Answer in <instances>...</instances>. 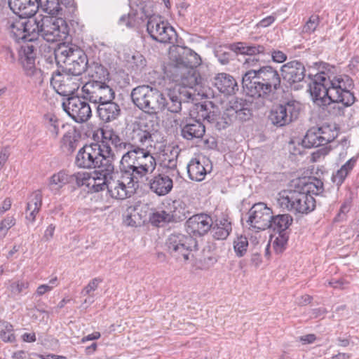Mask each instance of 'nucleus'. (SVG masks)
Returning a JSON list of instances; mask_svg holds the SVG:
<instances>
[{
    "label": "nucleus",
    "mask_w": 359,
    "mask_h": 359,
    "mask_svg": "<svg viewBox=\"0 0 359 359\" xmlns=\"http://www.w3.org/2000/svg\"><path fill=\"white\" fill-rule=\"evenodd\" d=\"M70 180L72 184H76L77 187H82L86 185L88 187H90V182H93V174L87 172H78L76 173L70 174Z\"/></svg>",
    "instance_id": "nucleus-42"
},
{
    "label": "nucleus",
    "mask_w": 359,
    "mask_h": 359,
    "mask_svg": "<svg viewBox=\"0 0 359 359\" xmlns=\"http://www.w3.org/2000/svg\"><path fill=\"white\" fill-rule=\"evenodd\" d=\"M283 79L290 85L302 81L305 77L304 65L299 61L292 60L280 67Z\"/></svg>",
    "instance_id": "nucleus-21"
},
{
    "label": "nucleus",
    "mask_w": 359,
    "mask_h": 359,
    "mask_svg": "<svg viewBox=\"0 0 359 359\" xmlns=\"http://www.w3.org/2000/svg\"><path fill=\"white\" fill-rule=\"evenodd\" d=\"M121 179H116L115 176H111L109 178L107 184V191L109 195L116 199L123 200L130 196L128 188L129 185L127 180L126 175L121 173Z\"/></svg>",
    "instance_id": "nucleus-23"
},
{
    "label": "nucleus",
    "mask_w": 359,
    "mask_h": 359,
    "mask_svg": "<svg viewBox=\"0 0 359 359\" xmlns=\"http://www.w3.org/2000/svg\"><path fill=\"white\" fill-rule=\"evenodd\" d=\"M356 159L351 158L345 164H344L340 169H339L335 173L332 175V181L338 187L342 184L344 180L347 177L348 174L353 168Z\"/></svg>",
    "instance_id": "nucleus-36"
},
{
    "label": "nucleus",
    "mask_w": 359,
    "mask_h": 359,
    "mask_svg": "<svg viewBox=\"0 0 359 359\" xmlns=\"http://www.w3.org/2000/svg\"><path fill=\"white\" fill-rule=\"evenodd\" d=\"M242 85L246 94L255 98L269 100L281 88V77L276 69L271 65L262 66L256 70L246 71L242 77Z\"/></svg>",
    "instance_id": "nucleus-3"
},
{
    "label": "nucleus",
    "mask_w": 359,
    "mask_h": 359,
    "mask_svg": "<svg viewBox=\"0 0 359 359\" xmlns=\"http://www.w3.org/2000/svg\"><path fill=\"white\" fill-rule=\"evenodd\" d=\"M115 159V155L112 149L102 150L100 156L97 160V165H95V168H99V171H95L94 172H100L101 175L111 177L114 171V161Z\"/></svg>",
    "instance_id": "nucleus-26"
},
{
    "label": "nucleus",
    "mask_w": 359,
    "mask_h": 359,
    "mask_svg": "<svg viewBox=\"0 0 359 359\" xmlns=\"http://www.w3.org/2000/svg\"><path fill=\"white\" fill-rule=\"evenodd\" d=\"M99 118L104 123H110L117 119L121 114V108L115 102L107 101L97 107Z\"/></svg>",
    "instance_id": "nucleus-24"
},
{
    "label": "nucleus",
    "mask_w": 359,
    "mask_h": 359,
    "mask_svg": "<svg viewBox=\"0 0 359 359\" xmlns=\"http://www.w3.org/2000/svg\"><path fill=\"white\" fill-rule=\"evenodd\" d=\"M156 167V158L146 147L133 146L120 161L121 173L126 175L128 184H137L147 175L151 174Z\"/></svg>",
    "instance_id": "nucleus-4"
},
{
    "label": "nucleus",
    "mask_w": 359,
    "mask_h": 359,
    "mask_svg": "<svg viewBox=\"0 0 359 359\" xmlns=\"http://www.w3.org/2000/svg\"><path fill=\"white\" fill-rule=\"evenodd\" d=\"M171 53L172 63L165 70L167 76L176 85L166 95L149 85L134 88L130 93L133 103L140 110L156 114L164 110L178 113L182 103L193 100L191 91L199 83L201 77L196 68L201 65L200 56L190 48L180 47Z\"/></svg>",
    "instance_id": "nucleus-1"
},
{
    "label": "nucleus",
    "mask_w": 359,
    "mask_h": 359,
    "mask_svg": "<svg viewBox=\"0 0 359 359\" xmlns=\"http://www.w3.org/2000/svg\"><path fill=\"white\" fill-rule=\"evenodd\" d=\"M128 64L133 72L139 73L147 66V60L142 54L136 53L132 56L131 59L128 60Z\"/></svg>",
    "instance_id": "nucleus-44"
},
{
    "label": "nucleus",
    "mask_w": 359,
    "mask_h": 359,
    "mask_svg": "<svg viewBox=\"0 0 359 359\" xmlns=\"http://www.w3.org/2000/svg\"><path fill=\"white\" fill-rule=\"evenodd\" d=\"M196 245L197 242L192 236L180 233L170 234L166 241V246L170 255L182 262H187L191 256L193 257L192 251Z\"/></svg>",
    "instance_id": "nucleus-9"
},
{
    "label": "nucleus",
    "mask_w": 359,
    "mask_h": 359,
    "mask_svg": "<svg viewBox=\"0 0 359 359\" xmlns=\"http://www.w3.org/2000/svg\"><path fill=\"white\" fill-rule=\"evenodd\" d=\"M288 241V235L286 232H281L279 236L276 238L273 245L276 251L281 252Z\"/></svg>",
    "instance_id": "nucleus-59"
},
{
    "label": "nucleus",
    "mask_w": 359,
    "mask_h": 359,
    "mask_svg": "<svg viewBox=\"0 0 359 359\" xmlns=\"http://www.w3.org/2000/svg\"><path fill=\"white\" fill-rule=\"evenodd\" d=\"M62 146L68 153H73L77 147L79 141L76 139L73 132H67L62 138Z\"/></svg>",
    "instance_id": "nucleus-45"
},
{
    "label": "nucleus",
    "mask_w": 359,
    "mask_h": 359,
    "mask_svg": "<svg viewBox=\"0 0 359 359\" xmlns=\"http://www.w3.org/2000/svg\"><path fill=\"white\" fill-rule=\"evenodd\" d=\"M100 133L102 140L98 144L102 150L111 149V145L118 137V135L111 128H101Z\"/></svg>",
    "instance_id": "nucleus-38"
},
{
    "label": "nucleus",
    "mask_w": 359,
    "mask_h": 359,
    "mask_svg": "<svg viewBox=\"0 0 359 359\" xmlns=\"http://www.w3.org/2000/svg\"><path fill=\"white\" fill-rule=\"evenodd\" d=\"M35 19L36 40L41 35L48 42H56L66 39L68 34L67 26L62 18H54L51 16H39Z\"/></svg>",
    "instance_id": "nucleus-7"
},
{
    "label": "nucleus",
    "mask_w": 359,
    "mask_h": 359,
    "mask_svg": "<svg viewBox=\"0 0 359 359\" xmlns=\"http://www.w3.org/2000/svg\"><path fill=\"white\" fill-rule=\"evenodd\" d=\"M6 29L10 36L16 41L20 40L32 42L36 40L34 18H9L6 22Z\"/></svg>",
    "instance_id": "nucleus-10"
},
{
    "label": "nucleus",
    "mask_w": 359,
    "mask_h": 359,
    "mask_svg": "<svg viewBox=\"0 0 359 359\" xmlns=\"http://www.w3.org/2000/svg\"><path fill=\"white\" fill-rule=\"evenodd\" d=\"M158 126L154 120L147 118H140L132 124L130 138L133 146L140 147H152L157 136Z\"/></svg>",
    "instance_id": "nucleus-8"
},
{
    "label": "nucleus",
    "mask_w": 359,
    "mask_h": 359,
    "mask_svg": "<svg viewBox=\"0 0 359 359\" xmlns=\"http://www.w3.org/2000/svg\"><path fill=\"white\" fill-rule=\"evenodd\" d=\"M15 224L13 216H8L0 222V239L4 238L8 231Z\"/></svg>",
    "instance_id": "nucleus-51"
},
{
    "label": "nucleus",
    "mask_w": 359,
    "mask_h": 359,
    "mask_svg": "<svg viewBox=\"0 0 359 359\" xmlns=\"http://www.w3.org/2000/svg\"><path fill=\"white\" fill-rule=\"evenodd\" d=\"M36 47L32 44L25 43L18 50L19 61L25 74L29 76L41 74L40 69L36 68Z\"/></svg>",
    "instance_id": "nucleus-19"
},
{
    "label": "nucleus",
    "mask_w": 359,
    "mask_h": 359,
    "mask_svg": "<svg viewBox=\"0 0 359 359\" xmlns=\"http://www.w3.org/2000/svg\"><path fill=\"white\" fill-rule=\"evenodd\" d=\"M15 336L13 325L4 320L0 321V340L4 342L13 343L15 341Z\"/></svg>",
    "instance_id": "nucleus-41"
},
{
    "label": "nucleus",
    "mask_w": 359,
    "mask_h": 359,
    "mask_svg": "<svg viewBox=\"0 0 359 359\" xmlns=\"http://www.w3.org/2000/svg\"><path fill=\"white\" fill-rule=\"evenodd\" d=\"M169 214L166 210L157 211L152 213L149 217L151 223L155 226H160L161 223L170 222Z\"/></svg>",
    "instance_id": "nucleus-50"
},
{
    "label": "nucleus",
    "mask_w": 359,
    "mask_h": 359,
    "mask_svg": "<svg viewBox=\"0 0 359 359\" xmlns=\"http://www.w3.org/2000/svg\"><path fill=\"white\" fill-rule=\"evenodd\" d=\"M351 208V198H348L341 205L338 214L334 219V221L336 222H340L345 220L346 218V214L350 211Z\"/></svg>",
    "instance_id": "nucleus-52"
},
{
    "label": "nucleus",
    "mask_w": 359,
    "mask_h": 359,
    "mask_svg": "<svg viewBox=\"0 0 359 359\" xmlns=\"http://www.w3.org/2000/svg\"><path fill=\"white\" fill-rule=\"evenodd\" d=\"M100 149L98 143L86 144L81 148L75 158V165L83 169H93L97 165L100 158Z\"/></svg>",
    "instance_id": "nucleus-18"
},
{
    "label": "nucleus",
    "mask_w": 359,
    "mask_h": 359,
    "mask_svg": "<svg viewBox=\"0 0 359 359\" xmlns=\"http://www.w3.org/2000/svg\"><path fill=\"white\" fill-rule=\"evenodd\" d=\"M8 6L21 18H33L38 11L37 0H8Z\"/></svg>",
    "instance_id": "nucleus-22"
},
{
    "label": "nucleus",
    "mask_w": 359,
    "mask_h": 359,
    "mask_svg": "<svg viewBox=\"0 0 359 359\" xmlns=\"http://www.w3.org/2000/svg\"><path fill=\"white\" fill-rule=\"evenodd\" d=\"M205 132V126L196 120L189 121L181 129L182 136L188 140L201 138Z\"/></svg>",
    "instance_id": "nucleus-29"
},
{
    "label": "nucleus",
    "mask_w": 359,
    "mask_h": 359,
    "mask_svg": "<svg viewBox=\"0 0 359 359\" xmlns=\"http://www.w3.org/2000/svg\"><path fill=\"white\" fill-rule=\"evenodd\" d=\"M147 31L153 40L159 43H173L176 40L174 28L158 17L151 16L148 19Z\"/></svg>",
    "instance_id": "nucleus-13"
},
{
    "label": "nucleus",
    "mask_w": 359,
    "mask_h": 359,
    "mask_svg": "<svg viewBox=\"0 0 359 359\" xmlns=\"http://www.w3.org/2000/svg\"><path fill=\"white\" fill-rule=\"evenodd\" d=\"M44 118L47 131L53 139H56L59 135L60 126L63 127L64 125L54 115H46Z\"/></svg>",
    "instance_id": "nucleus-40"
},
{
    "label": "nucleus",
    "mask_w": 359,
    "mask_h": 359,
    "mask_svg": "<svg viewBox=\"0 0 359 359\" xmlns=\"http://www.w3.org/2000/svg\"><path fill=\"white\" fill-rule=\"evenodd\" d=\"M70 177V173L64 170L53 174L49 179V189L53 192L57 193L66 184H71Z\"/></svg>",
    "instance_id": "nucleus-32"
},
{
    "label": "nucleus",
    "mask_w": 359,
    "mask_h": 359,
    "mask_svg": "<svg viewBox=\"0 0 359 359\" xmlns=\"http://www.w3.org/2000/svg\"><path fill=\"white\" fill-rule=\"evenodd\" d=\"M38 9L50 15L60 14L61 11L60 0H37Z\"/></svg>",
    "instance_id": "nucleus-39"
},
{
    "label": "nucleus",
    "mask_w": 359,
    "mask_h": 359,
    "mask_svg": "<svg viewBox=\"0 0 359 359\" xmlns=\"http://www.w3.org/2000/svg\"><path fill=\"white\" fill-rule=\"evenodd\" d=\"M84 97L95 104H101L111 101L115 97V92L107 82L92 81L86 83L83 87Z\"/></svg>",
    "instance_id": "nucleus-14"
},
{
    "label": "nucleus",
    "mask_w": 359,
    "mask_h": 359,
    "mask_svg": "<svg viewBox=\"0 0 359 359\" xmlns=\"http://www.w3.org/2000/svg\"><path fill=\"white\" fill-rule=\"evenodd\" d=\"M303 190L309 194L312 193L318 195L323 191V182L320 180L313 177L305 184Z\"/></svg>",
    "instance_id": "nucleus-46"
},
{
    "label": "nucleus",
    "mask_w": 359,
    "mask_h": 359,
    "mask_svg": "<svg viewBox=\"0 0 359 359\" xmlns=\"http://www.w3.org/2000/svg\"><path fill=\"white\" fill-rule=\"evenodd\" d=\"M233 121V118L227 114V111H224L222 116L215 114V121L211 123H215V128L220 130L230 126Z\"/></svg>",
    "instance_id": "nucleus-48"
},
{
    "label": "nucleus",
    "mask_w": 359,
    "mask_h": 359,
    "mask_svg": "<svg viewBox=\"0 0 359 359\" xmlns=\"http://www.w3.org/2000/svg\"><path fill=\"white\" fill-rule=\"evenodd\" d=\"M216 56L222 65L228 64L232 57L231 51H226L222 48L216 51Z\"/></svg>",
    "instance_id": "nucleus-62"
},
{
    "label": "nucleus",
    "mask_w": 359,
    "mask_h": 359,
    "mask_svg": "<svg viewBox=\"0 0 359 359\" xmlns=\"http://www.w3.org/2000/svg\"><path fill=\"white\" fill-rule=\"evenodd\" d=\"M85 97L78 96L67 98V102L62 103L64 110L76 123H84L92 116V111Z\"/></svg>",
    "instance_id": "nucleus-16"
},
{
    "label": "nucleus",
    "mask_w": 359,
    "mask_h": 359,
    "mask_svg": "<svg viewBox=\"0 0 359 359\" xmlns=\"http://www.w3.org/2000/svg\"><path fill=\"white\" fill-rule=\"evenodd\" d=\"M213 225L212 217L207 214H197L191 216L186 222L188 233L201 236L207 233Z\"/></svg>",
    "instance_id": "nucleus-20"
},
{
    "label": "nucleus",
    "mask_w": 359,
    "mask_h": 359,
    "mask_svg": "<svg viewBox=\"0 0 359 359\" xmlns=\"http://www.w3.org/2000/svg\"><path fill=\"white\" fill-rule=\"evenodd\" d=\"M277 204L283 210L306 214L314 210L316 201L311 194L304 190H285L278 194Z\"/></svg>",
    "instance_id": "nucleus-6"
},
{
    "label": "nucleus",
    "mask_w": 359,
    "mask_h": 359,
    "mask_svg": "<svg viewBox=\"0 0 359 359\" xmlns=\"http://www.w3.org/2000/svg\"><path fill=\"white\" fill-rule=\"evenodd\" d=\"M259 58L256 57H252L247 58L244 63L243 67L248 70H256L259 68H262L259 63Z\"/></svg>",
    "instance_id": "nucleus-58"
},
{
    "label": "nucleus",
    "mask_w": 359,
    "mask_h": 359,
    "mask_svg": "<svg viewBox=\"0 0 359 359\" xmlns=\"http://www.w3.org/2000/svg\"><path fill=\"white\" fill-rule=\"evenodd\" d=\"M211 228L212 236L217 240L226 239L232 230L231 222L226 218L217 221L216 224Z\"/></svg>",
    "instance_id": "nucleus-35"
},
{
    "label": "nucleus",
    "mask_w": 359,
    "mask_h": 359,
    "mask_svg": "<svg viewBox=\"0 0 359 359\" xmlns=\"http://www.w3.org/2000/svg\"><path fill=\"white\" fill-rule=\"evenodd\" d=\"M112 146L115 148L117 151H123L125 150L131 149L133 144L130 142L123 141L119 136L114 140Z\"/></svg>",
    "instance_id": "nucleus-61"
},
{
    "label": "nucleus",
    "mask_w": 359,
    "mask_h": 359,
    "mask_svg": "<svg viewBox=\"0 0 359 359\" xmlns=\"http://www.w3.org/2000/svg\"><path fill=\"white\" fill-rule=\"evenodd\" d=\"M353 86V80L348 76H327L321 72L315 76L309 91L315 104L319 107L329 106V113L339 116L344 114L346 107L355 101L351 91Z\"/></svg>",
    "instance_id": "nucleus-2"
},
{
    "label": "nucleus",
    "mask_w": 359,
    "mask_h": 359,
    "mask_svg": "<svg viewBox=\"0 0 359 359\" xmlns=\"http://www.w3.org/2000/svg\"><path fill=\"white\" fill-rule=\"evenodd\" d=\"M81 76L62 70L55 71L53 73L50 84L55 91L64 97H73L72 95L79 90L81 85Z\"/></svg>",
    "instance_id": "nucleus-11"
},
{
    "label": "nucleus",
    "mask_w": 359,
    "mask_h": 359,
    "mask_svg": "<svg viewBox=\"0 0 359 359\" xmlns=\"http://www.w3.org/2000/svg\"><path fill=\"white\" fill-rule=\"evenodd\" d=\"M198 116L201 117L203 120H206L209 123H212L215 121V114L211 111H208L206 107L203 104H201L198 108Z\"/></svg>",
    "instance_id": "nucleus-60"
},
{
    "label": "nucleus",
    "mask_w": 359,
    "mask_h": 359,
    "mask_svg": "<svg viewBox=\"0 0 359 359\" xmlns=\"http://www.w3.org/2000/svg\"><path fill=\"white\" fill-rule=\"evenodd\" d=\"M149 184L151 191L159 196L167 195L173 187L172 180L163 174L154 176L149 180Z\"/></svg>",
    "instance_id": "nucleus-25"
},
{
    "label": "nucleus",
    "mask_w": 359,
    "mask_h": 359,
    "mask_svg": "<svg viewBox=\"0 0 359 359\" xmlns=\"http://www.w3.org/2000/svg\"><path fill=\"white\" fill-rule=\"evenodd\" d=\"M207 161L204 158L201 161L198 158H192L188 163L187 168L189 177L194 181L201 182L205 179L208 170L205 167V162ZM208 166V165H206Z\"/></svg>",
    "instance_id": "nucleus-28"
},
{
    "label": "nucleus",
    "mask_w": 359,
    "mask_h": 359,
    "mask_svg": "<svg viewBox=\"0 0 359 359\" xmlns=\"http://www.w3.org/2000/svg\"><path fill=\"white\" fill-rule=\"evenodd\" d=\"M86 71L91 76L93 81H109V73L108 69L98 62H92L88 64Z\"/></svg>",
    "instance_id": "nucleus-34"
},
{
    "label": "nucleus",
    "mask_w": 359,
    "mask_h": 359,
    "mask_svg": "<svg viewBox=\"0 0 359 359\" xmlns=\"http://www.w3.org/2000/svg\"><path fill=\"white\" fill-rule=\"evenodd\" d=\"M264 55L271 56L274 62L282 63L287 60V55L283 51L273 50L269 47V53H264Z\"/></svg>",
    "instance_id": "nucleus-57"
},
{
    "label": "nucleus",
    "mask_w": 359,
    "mask_h": 359,
    "mask_svg": "<svg viewBox=\"0 0 359 359\" xmlns=\"http://www.w3.org/2000/svg\"><path fill=\"white\" fill-rule=\"evenodd\" d=\"M248 241L245 236H238L233 242V248L238 257H243L247 252Z\"/></svg>",
    "instance_id": "nucleus-49"
},
{
    "label": "nucleus",
    "mask_w": 359,
    "mask_h": 359,
    "mask_svg": "<svg viewBox=\"0 0 359 359\" xmlns=\"http://www.w3.org/2000/svg\"><path fill=\"white\" fill-rule=\"evenodd\" d=\"M249 50L250 57L260 55H264V53H269V46L249 43Z\"/></svg>",
    "instance_id": "nucleus-53"
},
{
    "label": "nucleus",
    "mask_w": 359,
    "mask_h": 359,
    "mask_svg": "<svg viewBox=\"0 0 359 359\" xmlns=\"http://www.w3.org/2000/svg\"><path fill=\"white\" fill-rule=\"evenodd\" d=\"M110 177H107L101 175L100 172H94L93 173V182H90L92 184H90V187L92 188V190L95 192H99L100 191H102L105 189V188L107 189V184L109 182V178Z\"/></svg>",
    "instance_id": "nucleus-43"
},
{
    "label": "nucleus",
    "mask_w": 359,
    "mask_h": 359,
    "mask_svg": "<svg viewBox=\"0 0 359 359\" xmlns=\"http://www.w3.org/2000/svg\"><path fill=\"white\" fill-rule=\"evenodd\" d=\"M42 205V194L41 191L37 190L32 193L29 196V201L27 205V211H29V213L26 215V219L30 222H34L36 218V215L39 212Z\"/></svg>",
    "instance_id": "nucleus-31"
},
{
    "label": "nucleus",
    "mask_w": 359,
    "mask_h": 359,
    "mask_svg": "<svg viewBox=\"0 0 359 359\" xmlns=\"http://www.w3.org/2000/svg\"><path fill=\"white\" fill-rule=\"evenodd\" d=\"M337 136V131L330 125L310 128L302 140V145L306 148L324 146L333 141Z\"/></svg>",
    "instance_id": "nucleus-15"
},
{
    "label": "nucleus",
    "mask_w": 359,
    "mask_h": 359,
    "mask_svg": "<svg viewBox=\"0 0 359 359\" xmlns=\"http://www.w3.org/2000/svg\"><path fill=\"white\" fill-rule=\"evenodd\" d=\"M180 150L178 147H172L168 151L163 154L162 165L164 168L170 170H175L177 168V158Z\"/></svg>",
    "instance_id": "nucleus-37"
},
{
    "label": "nucleus",
    "mask_w": 359,
    "mask_h": 359,
    "mask_svg": "<svg viewBox=\"0 0 359 359\" xmlns=\"http://www.w3.org/2000/svg\"><path fill=\"white\" fill-rule=\"evenodd\" d=\"M251 115V111L248 104L247 107L243 108L242 111H238L233 116V121L238 119L241 121H245L250 118Z\"/></svg>",
    "instance_id": "nucleus-64"
},
{
    "label": "nucleus",
    "mask_w": 359,
    "mask_h": 359,
    "mask_svg": "<svg viewBox=\"0 0 359 359\" xmlns=\"http://www.w3.org/2000/svg\"><path fill=\"white\" fill-rule=\"evenodd\" d=\"M29 287V283L24 280L13 282L10 284L8 290L13 295H18Z\"/></svg>",
    "instance_id": "nucleus-54"
},
{
    "label": "nucleus",
    "mask_w": 359,
    "mask_h": 359,
    "mask_svg": "<svg viewBox=\"0 0 359 359\" xmlns=\"http://www.w3.org/2000/svg\"><path fill=\"white\" fill-rule=\"evenodd\" d=\"M229 50L236 54L247 55L249 52V43L244 42H237L229 46Z\"/></svg>",
    "instance_id": "nucleus-55"
},
{
    "label": "nucleus",
    "mask_w": 359,
    "mask_h": 359,
    "mask_svg": "<svg viewBox=\"0 0 359 359\" xmlns=\"http://www.w3.org/2000/svg\"><path fill=\"white\" fill-rule=\"evenodd\" d=\"M271 210L264 203L255 204L249 210L248 222L257 230H265L270 226Z\"/></svg>",
    "instance_id": "nucleus-17"
},
{
    "label": "nucleus",
    "mask_w": 359,
    "mask_h": 359,
    "mask_svg": "<svg viewBox=\"0 0 359 359\" xmlns=\"http://www.w3.org/2000/svg\"><path fill=\"white\" fill-rule=\"evenodd\" d=\"M299 111V103L295 100H290L273 107L269 118L273 125L282 127L296 120Z\"/></svg>",
    "instance_id": "nucleus-12"
},
{
    "label": "nucleus",
    "mask_w": 359,
    "mask_h": 359,
    "mask_svg": "<svg viewBox=\"0 0 359 359\" xmlns=\"http://www.w3.org/2000/svg\"><path fill=\"white\" fill-rule=\"evenodd\" d=\"M319 22V17L318 15H311L304 26L302 32L304 33L313 32L318 27Z\"/></svg>",
    "instance_id": "nucleus-56"
},
{
    "label": "nucleus",
    "mask_w": 359,
    "mask_h": 359,
    "mask_svg": "<svg viewBox=\"0 0 359 359\" xmlns=\"http://www.w3.org/2000/svg\"><path fill=\"white\" fill-rule=\"evenodd\" d=\"M270 220L271 224L269 228L273 229V231H277L278 233L286 232V230L293 222V218L289 214H280L275 217L271 215Z\"/></svg>",
    "instance_id": "nucleus-33"
},
{
    "label": "nucleus",
    "mask_w": 359,
    "mask_h": 359,
    "mask_svg": "<svg viewBox=\"0 0 359 359\" xmlns=\"http://www.w3.org/2000/svg\"><path fill=\"white\" fill-rule=\"evenodd\" d=\"M249 104L242 98H235L229 102V106L226 109L227 114L233 118V116L243 108L247 107Z\"/></svg>",
    "instance_id": "nucleus-47"
},
{
    "label": "nucleus",
    "mask_w": 359,
    "mask_h": 359,
    "mask_svg": "<svg viewBox=\"0 0 359 359\" xmlns=\"http://www.w3.org/2000/svg\"><path fill=\"white\" fill-rule=\"evenodd\" d=\"M57 65H65L63 70L81 76L86 71L88 64L87 55L79 47L73 44L60 43L54 50Z\"/></svg>",
    "instance_id": "nucleus-5"
},
{
    "label": "nucleus",
    "mask_w": 359,
    "mask_h": 359,
    "mask_svg": "<svg viewBox=\"0 0 359 359\" xmlns=\"http://www.w3.org/2000/svg\"><path fill=\"white\" fill-rule=\"evenodd\" d=\"M102 280L97 278L92 279L89 283L83 289L81 294L83 295L90 294L92 292H94L98 287Z\"/></svg>",
    "instance_id": "nucleus-63"
},
{
    "label": "nucleus",
    "mask_w": 359,
    "mask_h": 359,
    "mask_svg": "<svg viewBox=\"0 0 359 359\" xmlns=\"http://www.w3.org/2000/svg\"><path fill=\"white\" fill-rule=\"evenodd\" d=\"M167 213L171 222H180L187 218L188 210L184 203L180 200H175L166 208Z\"/></svg>",
    "instance_id": "nucleus-30"
},
{
    "label": "nucleus",
    "mask_w": 359,
    "mask_h": 359,
    "mask_svg": "<svg viewBox=\"0 0 359 359\" xmlns=\"http://www.w3.org/2000/svg\"><path fill=\"white\" fill-rule=\"evenodd\" d=\"M213 83L219 92L226 95L235 93L238 90V85L234 78L226 73L217 74Z\"/></svg>",
    "instance_id": "nucleus-27"
}]
</instances>
